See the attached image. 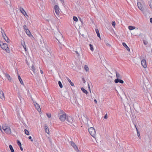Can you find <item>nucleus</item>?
Wrapping results in <instances>:
<instances>
[{
  "label": "nucleus",
  "mask_w": 152,
  "mask_h": 152,
  "mask_svg": "<svg viewBox=\"0 0 152 152\" xmlns=\"http://www.w3.org/2000/svg\"><path fill=\"white\" fill-rule=\"evenodd\" d=\"M84 68L86 71H89V68L87 65H85L84 66Z\"/></svg>",
  "instance_id": "33"
},
{
  "label": "nucleus",
  "mask_w": 152,
  "mask_h": 152,
  "mask_svg": "<svg viewBox=\"0 0 152 152\" xmlns=\"http://www.w3.org/2000/svg\"><path fill=\"white\" fill-rule=\"evenodd\" d=\"M96 33L97 34V36L99 37L100 38V34L99 33V30L98 29H95Z\"/></svg>",
  "instance_id": "26"
},
{
  "label": "nucleus",
  "mask_w": 152,
  "mask_h": 152,
  "mask_svg": "<svg viewBox=\"0 0 152 152\" xmlns=\"http://www.w3.org/2000/svg\"><path fill=\"white\" fill-rule=\"evenodd\" d=\"M66 120L68 124H72L73 122L72 118L70 116H67Z\"/></svg>",
  "instance_id": "11"
},
{
  "label": "nucleus",
  "mask_w": 152,
  "mask_h": 152,
  "mask_svg": "<svg viewBox=\"0 0 152 152\" xmlns=\"http://www.w3.org/2000/svg\"><path fill=\"white\" fill-rule=\"evenodd\" d=\"M31 140V142H33V140H32V139Z\"/></svg>",
  "instance_id": "60"
},
{
  "label": "nucleus",
  "mask_w": 152,
  "mask_h": 152,
  "mask_svg": "<svg viewBox=\"0 0 152 152\" xmlns=\"http://www.w3.org/2000/svg\"><path fill=\"white\" fill-rule=\"evenodd\" d=\"M20 10L21 13L23 14L25 16H26H26H28V15L27 14L26 12L23 8L20 7Z\"/></svg>",
  "instance_id": "17"
},
{
  "label": "nucleus",
  "mask_w": 152,
  "mask_h": 152,
  "mask_svg": "<svg viewBox=\"0 0 152 152\" xmlns=\"http://www.w3.org/2000/svg\"><path fill=\"white\" fill-rule=\"evenodd\" d=\"M58 83L60 87L61 88H62L63 87V86L61 82L59 81L58 82Z\"/></svg>",
  "instance_id": "34"
},
{
  "label": "nucleus",
  "mask_w": 152,
  "mask_h": 152,
  "mask_svg": "<svg viewBox=\"0 0 152 152\" xmlns=\"http://www.w3.org/2000/svg\"><path fill=\"white\" fill-rule=\"evenodd\" d=\"M2 129L7 134H10L11 133V129L6 124H4L2 126Z\"/></svg>",
  "instance_id": "2"
},
{
  "label": "nucleus",
  "mask_w": 152,
  "mask_h": 152,
  "mask_svg": "<svg viewBox=\"0 0 152 152\" xmlns=\"http://www.w3.org/2000/svg\"><path fill=\"white\" fill-rule=\"evenodd\" d=\"M44 129L45 132L48 134H49L50 133L49 129L48 126L46 125H45V126Z\"/></svg>",
  "instance_id": "18"
},
{
  "label": "nucleus",
  "mask_w": 152,
  "mask_h": 152,
  "mask_svg": "<svg viewBox=\"0 0 152 152\" xmlns=\"http://www.w3.org/2000/svg\"><path fill=\"white\" fill-rule=\"evenodd\" d=\"M150 22L152 23V18H151L150 19Z\"/></svg>",
  "instance_id": "53"
},
{
  "label": "nucleus",
  "mask_w": 152,
  "mask_h": 152,
  "mask_svg": "<svg viewBox=\"0 0 152 152\" xmlns=\"http://www.w3.org/2000/svg\"><path fill=\"white\" fill-rule=\"evenodd\" d=\"M38 44L40 47H43L44 45V41L42 38L40 39L38 42Z\"/></svg>",
  "instance_id": "13"
},
{
  "label": "nucleus",
  "mask_w": 152,
  "mask_h": 152,
  "mask_svg": "<svg viewBox=\"0 0 152 152\" xmlns=\"http://www.w3.org/2000/svg\"><path fill=\"white\" fill-rule=\"evenodd\" d=\"M31 70L33 71L34 74L36 73L35 69L33 65H32V66L31 67Z\"/></svg>",
  "instance_id": "28"
},
{
  "label": "nucleus",
  "mask_w": 152,
  "mask_h": 152,
  "mask_svg": "<svg viewBox=\"0 0 152 152\" xmlns=\"http://www.w3.org/2000/svg\"><path fill=\"white\" fill-rule=\"evenodd\" d=\"M4 39L7 42H10V40L6 36H4V37H3Z\"/></svg>",
  "instance_id": "25"
},
{
  "label": "nucleus",
  "mask_w": 152,
  "mask_h": 152,
  "mask_svg": "<svg viewBox=\"0 0 152 152\" xmlns=\"http://www.w3.org/2000/svg\"><path fill=\"white\" fill-rule=\"evenodd\" d=\"M47 117L49 118H50L51 116V114L50 113H47Z\"/></svg>",
  "instance_id": "42"
},
{
  "label": "nucleus",
  "mask_w": 152,
  "mask_h": 152,
  "mask_svg": "<svg viewBox=\"0 0 152 152\" xmlns=\"http://www.w3.org/2000/svg\"><path fill=\"white\" fill-rule=\"evenodd\" d=\"M4 1H5L6 3L10 7H11L10 5V0H4Z\"/></svg>",
  "instance_id": "27"
},
{
  "label": "nucleus",
  "mask_w": 152,
  "mask_h": 152,
  "mask_svg": "<svg viewBox=\"0 0 152 152\" xmlns=\"http://www.w3.org/2000/svg\"><path fill=\"white\" fill-rule=\"evenodd\" d=\"M24 132L27 135H29V132L28 131V130H27L26 129H25L24 130Z\"/></svg>",
  "instance_id": "32"
},
{
  "label": "nucleus",
  "mask_w": 152,
  "mask_h": 152,
  "mask_svg": "<svg viewBox=\"0 0 152 152\" xmlns=\"http://www.w3.org/2000/svg\"><path fill=\"white\" fill-rule=\"evenodd\" d=\"M104 118L105 119H107V114H106L104 116Z\"/></svg>",
  "instance_id": "47"
},
{
  "label": "nucleus",
  "mask_w": 152,
  "mask_h": 152,
  "mask_svg": "<svg viewBox=\"0 0 152 152\" xmlns=\"http://www.w3.org/2000/svg\"><path fill=\"white\" fill-rule=\"evenodd\" d=\"M60 1H61L62 2H64L63 0H60Z\"/></svg>",
  "instance_id": "61"
},
{
  "label": "nucleus",
  "mask_w": 152,
  "mask_h": 152,
  "mask_svg": "<svg viewBox=\"0 0 152 152\" xmlns=\"http://www.w3.org/2000/svg\"><path fill=\"white\" fill-rule=\"evenodd\" d=\"M121 79H115L114 80L115 82L116 83H120L121 84L123 83H124V81Z\"/></svg>",
  "instance_id": "16"
},
{
  "label": "nucleus",
  "mask_w": 152,
  "mask_h": 152,
  "mask_svg": "<svg viewBox=\"0 0 152 152\" xmlns=\"http://www.w3.org/2000/svg\"><path fill=\"white\" fill-rule=\"evenodd\" d=\"M1 34L2 35V37H4V36H6V34L4 32V31L1 28Z\"/></svg>",
  "instance_id": "23"
},
{
  "label": "nucleus",
  "mask_w": 152,
  "mask_h": 152,
  "mask_svg": "<svg viewBox=\"0 0 152 152\" xmlns=\"http://www.w3.org/2000/svg\"><path fill=\"white\" fill-rule=\"evenodd\" d=\"M141 64L143 68H146L147 67L146 60L145 59L142 60L141 61Z\"/></svg>",
  "instance_id": "12"
},
{
  "label": "nucleus",
  "mask_w": 152,
  "mask_h": 152,
  "mask_svg": "<svg viewBox=\"0 0 152 152\" xmlns=\"http://www.w3.org/2000/svg\"><path fill=\"white\" fill-rule=\"evenodd\" d=\"M126 49L127 50L129 51L130 50V49H129V48L128 47V46H127V47H126Z\"/></svg>",
  "instance_id": "46"
},
{
  "label": "nucleus",
  "mask_w": 152,
  "mask_h": 152,
  "mask_svg": "<svg viewBox=\"0 0 152 152\" xmlns=\"http://www.w3.org/2000/svg\"><path fill=\"white\" fill-rule=\"evenodd\" d=\"M106 45H107L108 46H110V44H108V43H107L106 44Z\"/></svg>",
  "instance_id": "56"
},
{
  "label": "nucleus",
  "mask_w": 152,
  "mask_h": 152,
  "mask_svg": "<svg viewBox=\"0 0 152 152\" xmlns=\"http://www.w3.org/2000/svg\"><path fill=\"white\" fill-rule=\"evenodd\" d=\"M0 98L3 100L5 99L4 93L3 91L1 90H0Z\"/></svg>",
  "instance_id": "14"
},
{
  "label": "nucleus",
  "mask_w": 152,
  "mask_h": 152,
  "mask_svg": "<svg viewBox=\"0 0 152 152\" xmlns=\"http://www.w3.org/2000/svg\"><path fill=\"white\" fill-rule=\"evenodd\" d=\"M137 6L139 9L141 10L142 12L144 10V8L143 7L142 5L141 4V3L140 2H137Z\"/></svg>",
  "instance_id": "15"
},
{
  "label": "nucleus",
  "mask_w": 152,
  "mask_h": 152,
  "mask_svg": "<svg viewBox=\"0 0 152 152\" xmlns=\"http://www.w3.org/2000/svg\"><path fill=\"white\" fill-rule=\"evenodd\" d=\"M84 122L88 127L91 126V125L92 124L91 121L89 120L87 117H86L84 118Z\"/></svg>",
  "instance_id": "6"
},
{
  "label": "nucleus",
  "mask_w": 152,
  "mask_h": 152,
  "mask_svg": "<svg viewBox=\"0 0 152 152\" xmlns=\"http://www.w3.org/2000/svg\"><path fill=\"white\" fill-rule=\"evenodd\" d=\"M67 80L69 82V83H70L71 85L72 86H74V84L73 83H72L71 82V80L68 77H67Z\"/></svg>",
  "instance_id": "24"
},
{
  "label": "nucleus",
  "mask_w": 152,
  "mask_h": 152,
  "mask_svg": "<svg viewBox=\"0 0 152 152\" xmlns=\"http://www.w3.org/2000/svg\"><path fill=\"white\" fill-rule=\"evenodd\" d=\"M23 48H24V49H25V50H26V45H25V44L23 45Z\"/></svg>",
  "instance_id": "50"
},
{
  "label": "nucleus",
  "mask_w": 152,
  "mask_h": 152,
  "mask_svg": "<svg viewBox=\"0 0 152 152\" xmlns=\"http://www.w3.org/2000/svg\"><path fill=\"white\" fill-rule=\"evenodd\" d=\"M88 132L94 138L96 136V133L94 129L92 127H90L88 129Z\"/></svg>",
  "instance_id": "4"
},
{
  "label": "nucleus",
  "mask_w": 152,
  "mask_h": 152,
  "mask_svg": "<svg viewBox=\"0 0 152 152\" xmlns=\"http://www.w3.org/2000/svg\"><path fill=\"white\" fill-rule=\"evenodd\" d=\"M9 148L12 152H14V151L11 145H10L9 146Z\"/></svg>",
  "instance_id": "31"
},
{
  "label": "nucleus",
  "mask_w": 152,
  "mask_h": 152,
  "mask_svg": "<svg viewBox=\"0 0 152 152\" xmlns=\"http://www.w3.org/2000/svg\"><path fill=\"white\" fill-rule=\"evenodd\" d=\"M115 73L116 74V77L117 79H121L122 78L121 76V75L118 72H115Z\"/></svg>",
  "instance_id": "19"
},
{
  "label": "nucleus",
  "mask_w": 152,
  "mask_h": 152,
  "mask_svg": "<svg viewBox=\"0 0 152 152\" xmlns=\"http://www.w3.org/2000/svg\"><path fill=\"white\" fill-rule=\"evenodd\" d=\"M94 102L96 103H97V101H96V99H95L94 100Z\"/></svg>",
  "instance_id": "58"
},
{
  "label": "nucleus",
  "mask_w": 152,
  "mask_h": 152,
  "mask_svg": "<svg viewBox=\"0 0 152 152\" xmlns=\"http://www.w3.org/2000/svg\"><path fill=\"white\" fill-rule=\"evenodd\" d=\"M122 45H123V46L125 47V48L126 47H127V45H126V44L124 43V42H123V43H122Z\"/></svg>",
  "instance_id": "43"
},
{
  "label": "nucleus",
  "mask_w": 152,
  "mask_h": 152,
  "mask_svg": "<svg viewBox=\"0 0 152 152\" xmlns=\"http://www.w3.org/2000/svg\"><path fill=\"white\" fill-rule=\"evenodd\" d=\"M135 127L136 128V130H137V134L138 136V137L140 136V134L139 132L138 131V129H137V127L136 126V125H135Z\"/></svg>",
  "instance_id": "35"
},
{
  "label": "nucleus",
  "mask_w": 152,
  "mask_h": 152,
  "mask_svg": "<svg viewBox=\"0 0 152 152\" xmlns=\"http://www.w3.org/2000/svg\"><path fill=\"white\" fill-rule=\"evenodd\" d=\"M18 79L20 82V83L21 84H22L23 85V82L20 76V75H18Z\"/></svg>",
  "instance_id": "22"
},
{
  "label": "nucleus",
  "mask_w": 152,
  "mask_h": 152,
  "mask_svg": "<svg viewBox=\"0 0 152 152\" xmlns=\"http://www.w3.org/2000/svg\"><path fill=\"white\" fill-rule=\"evenodd\" d=\"M112 25L114 27L115 26V21L113 22L112 23Z\"/></svg>",
  "instance_id": "44"
},
{
  "label": "nucleus",
  "mask_w": 152,
  "mask_h": 152,
  "mask_svg": "<svg viewBox=\"0 0 152 152\" xmlns=\"http://www.w3.org/2000/svg\"><path fill=\"white\" fill-rule=\"evenodd\" d=\"M128 28L129 30H132L134 29L135 28V27L133 26H129Z\"/></svg>",
  "instance_id": "30"
},
{
  "label": "nucleus",
  "mask_w": 152,
  "mask_h": 152,
  "mask_svg": "<svg viewBox=\"0 0 152 152\" xmlns=\"http://www.w3.org/2000/svg\"><path fill=\"white\" fill-rule=\"evenodd\" d=\"M17 143L18 144V145H19V147H20L21 146V142L19 141V140H17Z\"/></svg>",
  "instance_id": "37"
},
{
  "label": "nucleus",
  "mask_w": 152,
  "mask_h": 152,
  "mask_svg": "<svg viewBox=\"0 0 152 152\" xmlns=\"http://www.w3.org/2000/svg\"><path fill=\"white\" fill-rule=\"evenodd\" d=\"M89 46L90 47L91 50L92 51H93L94 48H93V46L91 44H89Z\"/></svg>",
  "instance_id": "36"
},
{
  "label": "nucleus",
  "mask_w": 152,
  "mask_h": 152,
  "mask_svg": "<svg viewBox=\"0 0 152 152\" xmlns=\"http://www.w3.org/2000/svg\"><path fill=\"white\" fill-rule=\"evenodd\" d=\"M19 98L20 99V100H21V96H19Z\"/></svg>",
  "instance_id": "57"
},
{
  "label": "nucleus",
  "mask_w": 152,
  "mask_h": 152,
  "mask_svg": "<svg viewBox=\"0 0 152 152\" xmlns=\"http://www.w3.org/2000/svg\"><path fill=\"white\" fill-rule=\"evenodd\" d=\"M26 63L28 65H29V64L28 63L27 61V58H26Z\"/></svg>",
  "instance_id": "48"
},
{
  "label": "nucleus",
  "mask_w": 152,
  "mask_h": 152,
  "mask_svg": "<svg viewBox=\"0 0 152 152\" xmlns=\"http://www.w3.org/2000/svg\"><path fill=\"white\" fill-rule=\"evenodd\" d=\"M70 143L72 146L74 148L76 151L77 152H80V151L78 150L77 146L72 141H71Z\"/></svg>",
  "instance_id": "8"
},
{
  "label": "nucleus",
  "mask_w": 152,
  "mask_h": 152,
  "mask_svg": "<svg viewBox=\"0 0 152 152\" xmlns=\"http://www.w3.org/2000/svg\"><path fill=\"white\" fill-rule=\"evenodd\" d=\"M73 20L77 22L78 21V19L76 17H73Z\"/></svg>",
  "instance_id": "39"
},
{
  "label": "nucleus",
  "mask_w": 152,
  "mask_h": 152,
  "mask_svg": "<svg viewBox=\"0 0 152 152\" xmlns=\"http://www.w3.org/2000/svg\"><path fill=\"white\" fill-rule=\"evenodd\" d=\"M0 45L3 49L5 50L7 52H10L9 48L7 44L6 43H3L2 45L0 44Z\"/></svg>",
  "instance_id": "5"
},
{
  "label": "nucleus",
  "mask_w": 152,
  "mask_h": 152,
  "mask_svg": "<svg viewBox=\"0 0 152 152\" xmlns=\"http://www.w3.org/2000/svg\"><path fill=\"white\" fill-rule=\"evenodd\" d=\"M44 7H45L44 5L43 4H42L41 5L40 9H41V10H43L44 8Z\"/></svg>",
  "instance_id": "38"
},
{
  "label": "nucleus",
  "mask_w": 152,
  "mask_h": 152,
  "mask_svg": "<svg viewBox=\"0 0 152 152\" xmlns=\"http://www.w3.org/2000/svg\"><path fill=\"white\" fill-rule=\"evenodd\" d=\"M55 37L60 43L63 40L62 35L59 31L55 33Z\"/></svg>",
  "instance_id": "1"
},
{
  "label": "nucleus",
  "mask_w": 152,
  "mask_h": 152,
  "mask_svg": "<svg viewBox=\"0 0 152 152\" xmlns=\"http://www.w3.org/2000/svg\"><path fill=\"white\" fill-rule=\"evenodd\" d=\"M1 126L0 125V129L2 131V130H1Z\"/></svg>",
  "instance_id": "59"
},
{
  "label": "nucleus",
  "mask_w": 152,
  "mask_h": 152,
  "mask_svg": "<svg viewBox=\"0 0 152 152\" xmlns=\"http://www.w3.org/2000/svg\"><path fill=\"white\" fill-rule=\"evenodd\" d=\"M23 28L24 29V30H26V29H28L27 28H26V25H24L23 26Z\"/></svg>",
  "instance_id": "45"
},
{
  "label": "nucleus",
  "mask_w": 152,
  "mask_h": 152,
  "mask_svg": "<svg viewBox=\"0 0 152 152\" xmlns=\"http://www.w3.org/2000/svg\"><path fill=\"white\" fill-rule=\"evenodd\" d=\"M55 12L57 15H59L60 13V8L57 5H55L54 7Z\"/></svg>",
  "instance_id": "9"
},
{
  "label": "nucleus",
  "mask_w": 152,
  "mask_h": 152,
  "mask_svg": "<svg viewBox=\"0 0 152 152\" xmlns=\"http://www.w3.org/2000/svg\"><path fill=\"white\" fill-rule=\"evenodd\" d=\"M80 152H81L80 151Z\"/></svg>",
  "instance_id": "62"
},
{
  "label": "nucleus",
  "mask_w": 152,
  "mask_h": 152,
  "mask_svg": "<svg viewBox=\"0 0 152 152\" xmlns=\"http://www.w3.org/2000/svg\"><path fill=\"white\" fill-rule=\"evenodd\" d=\"M33 102L34 105L35 106V108L37 109V111L39 112H41V109L40 108V106L39 105V104L34 102Z\"/></svg>",
  "instance_id": "10"
},
{
  "label": "nucleus",
  "mask_w": 152,
  "mask_h": 152,
  "mask_svg": "<svg viewBox=\"0 0 152 152\" xmlns=\"http://www.w3.org/2000/svg\"><path fill=\"white\" fill-rule=\"evenodd\" d=\"M149 5L151 9H152V1H151L149 3Z\"/></svg>",
  "instance_id": "40"
},
{
  "label": "nucleus",
  "mask_w": 152,
  "mask_h": 152,
  "mask_svg": "<svg viewBox=\"0 0 152 152\" xmlns=\"http://www.w3.org/2000/svg\"><path fill=\"white\" fill-rule=\"evenodd\" d=\"M83 83H86V80H85L84 79V78H83Z\"/></svg>",
  "instance_id": "51"
},
{
  "label": "nucleus",
  "mask_w": 152,
  "mask_h": 152,
  "mask_svg": "<svg viewBox=\"0 0 152 152\" xmlns=\"http://www.w3.org/2000/svg\"><path fill=\"white\" fill-rule=\"evenodd\" d=\"M27 34L28 35L29 37H30L31 36V33L29 30L28 29H26L25 30Z\"/></svg>",
  "instance_id": "21"
},
{
  "label": "nucleus",
  "mask_w": 152,
  "mask_h": 152,
  "mask_svg": "<svg viewBox=\"0 0 152 152\" xmlns=\"http://www.w3.org/2000/svg\"><path fill=\"white\" fill-rule=\"evenodd\" d=\"M28 138L29 139H31L32 137H31V136H29L28 137Z\"/></svg>",
  "instance_id": "54"
},
{
  "label": "nucleus",
  "mask_w": 152,
  "mask_h": 152,
  "mask_svg": "<svg viewBox=\"0 0 152 152\" xmlns=\"http://www.w3.org/2000/svg\"><path fill=\"white\" fill-rule=\"evenodd\" d=\"M5 76L8 79L9 81H11L12 80V79L10 76L7 73H6L5 74Z\"/></svg>",
  "instance_id": "20"
},
{
  "label": "nucleus",
  "mask_w": 152,
  "mask_h": 152,
  "mask_svg": "<svg viewBox=\"0 0 152 152\" xmlns=\"http://www.w3.org/2000/svg\"><path fill=\"white\" fill-rule=\"evenodd\" d=\"M81 90L83 92L86 94H87L88 93L87 91L83 87L81 88Z\"/></svg>",
  "instance_id": "29"
},
{
  "label": "nucleus",
  "mask_w": 152,
  "mask_h": 152,
  "mask_svg": "<svg viewBox=\"0 0 152 152\" xmlns=\"http://www.w3.org/2000/svg\"><path fill=\"white\" fill-rule=\"evenodd\" d=\"M88 88L89 89V90L90 92H91V91L90 88V86H89V84L88 83Z\"/></svg>",
  "instance_id": "49"
},
{
  "label": "nucleus",
  "mask_w": 152,
  "mask_h": 152,
  "mask_svg": "<svg viewBox=\"0 0 152 152\" xmlns=\"http://www.w3.org/2000/svg\"><path fill=\"white\" fill-rule=\"evenodd\" d=\"M143 42L144 44L145 45H147L148 44V42L147 41H145V40H143Z\"/></svg>",
  "instance_id": "41"
},
{
  "label": "nucleus",
  "mask_w": 152,
  "mask_h": 152,
  "mask_svg": "<svg viewBox=\"0 0 152 152\" xmlns=\"http://www.w3.org/2000/svg\"><path fill=\"white\" fill-rule=\"evenodd\" d=\"M75 53L77 54V56H82L81 54H82V52L81 51V48L80 47H79L77 48Z\"/></svg>",
  "instance_id": "7"
},
{
  "label": "nucleus",
  "mask_w": 152,
  "mask_h": 152,
  "mask_svg": "<svg viewBox=\"0 0 152 152\" xmlns=\"http://www.w3.org/2000/svg\"><path fill=\"white\" fill-rule=\"evenodd\" d=\"M40 73H41V74H42L43 72V71L42 70H40Z\"/></svg>",
  "instance_id": "55"
},
{
  "label": "nucleus",
  "mask_w": 152,
  "mask_h": 152,
  "mask_svg": "<svg viewBox=\"0 0 152 152\" xmlns=\"http://www.w3.org/2000/svg\"><path fill=\"white\" fill-rule=\"evenodd\" d=\"M20 147V149L22 151H23V148L22 147V146H21Z\"/></svg>",
  "instance_id": "52"
},
{
  "label": "nucleus",
  "mask_w": 152,
  "mask_h": 152,
  "mask_svg": "<svg viewBox=\"0 0 152 152\" xmlns=\"http://www.w3.org/2000/svg\"><path fill=\"white\" fill-rule=\"evenodd\" d=\"M59 119L62 122H64L65 121L67 116L66 114L63 111H61L60 113L59 114Z\"/></svg>",
  "instance_id": "3"
}]
</instances>
